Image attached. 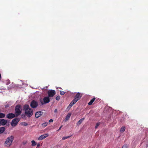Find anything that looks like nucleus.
Returning a JSON list of instances; mask_svg holds the SVG:
<instances>
[{
	"label": "nucleus",
	"mask_w": 148,
	"mask_h": 148,
	"mask_svg": "<svg viewBox=\"0 0 148 148\" xmlns=\"http://www.w3.org/2000/svg\"><path fill=\"white\" fill-rule=\"evenodd\" d=\"M24 110L25 111V114L27 117H30L33 115V110L29 107V105H25L24 106Z\"/></svg>",
	"instance_id": "nucleus-1"
},
{
	"label": "nucleus",
	"mask_w": 148,
	"mask_h": 148,
	"mask_svg": "<svg viewBox=\"0 0 148 148\" xmlns=\"http://www.w3.org/2000/svg\"><path fill=\"white\" fill-rule=\"evenodd\" d=\"M14 137L13 136H11L8 137L4 143L5 146L7 147H10L12 144Z\"/></svg>",
	"instance_id": "nucleus-2"
},
{
	"label": "nucleus",
	"mask_w": 148,
	"mask_h": 148,
	"mask_svg": "<svg viewBox=\"0 0 148 148\" xmlns=\"http://www.w3.org/2000/svg\"><path fill=\"white\" fill-rule=\"evenodd\" d=\"M22 109L19 105H18L16 106L15 113L16 116L17 117L21 113Z\"/></svg>",
	"instance_id": "nucleus-3"
},
{
	"label": "nucleus",
	"mask_w": 148,
	"mask_h": 148,
	"mask_svg": "<svg viewBox=\"0 0 148 148\" xmlns=\"http://www.w3.org/2000/svg\"><path fill=\"white\" fill-rule=\"evenodd\" d=\"M40 102L42 105H43L45 104L48 103L50 101V99L49 97H44L43 100L41 99L40 100Z\"/></svg>",
	"instance_id": "nucleus-4"
},
{
	"label": "nucleus",
	"mask_w": 148,
	"mask_h": 148,
	"mask_svg": "<svg viewBox=\"0 0 148 148\" xmlns=\"http://www.w3.org/2000/svg\"><path fill=\"white\" fill-rule=\"evenodd\" d=\"M20 120L18 118H15L12 121L11 123V125L12 126H16Z\"/></svg>",
	"instance_id": "nucleus-5"
},
{
	"label": "nucleus",
	"mask_w": 148,
	"mask_h": 148,
	"mask_svg": "<svg viewBox=\"0 0 148 148\" xmlns=\"http://www.w3.org/2000/svg\"><path fill=\"white\" fill-rule=\"evenodd\" d=\"M81 96L80 93H77L75 97V99L72 101L75 103L81 98Z\"/></svg>",
	"instance_id": "nucleus-6"
},
{
	"label": "nucleus",
	"mask_w": 148,
	"mask_h": 148,
	"mask_svg": "<svg viewBox=\"0 0 148 148\" xmlns=\"http://www.w3.org/2000/svg\"><path fill=\"white\" fill-rule=\"evenodd\" d=\"M30 105L31 107L33 108H36L38 106V102L35 101L33 100L31 102Z\"/></svg>",
	"instance_id": "nucleus-7"
},
{
	"label": "nucleus",
	"mask_w": 148,
	"mask_h": 148,
	"mask_svg": "<svg viewBox=\"0 0 148 148\" xmlns=\"http://www.w3.org/2000/svg\"><path fill=\"white\" fill-rule=\"evenodd\" d=\"M47 93L49 97H52L55 95L56 92L54 90H50Z\"/></svg>",
	"instance_id": "nucleus-8"
},
{
	"label": "nucleus",
	"mask_w": 148,
	"mask_h": 148,
	"mask_svg": "<svg viewBox=\"0 0 148 148\" xmlns=\"http://www.w3.org/2000/svg\"><path fill=\"white\" fill-rule=\"evenodd\" d=\"M48 136L49 135L47 134H45L42 135L38 137V140H42L48 137Z\"/></svg>",
	"instance_id": "nucleus-9"
},
{
	"label": "nucleus",
	"mask_w": 148,
	"mask_h": 148,
	"mask_svg": "<svg viewBox=\"0 0 148 148\" xmlns=\"http://www.w3.org/2000/svg\"><path fill=\"white\" fill-rule=\"evenodd\" d=\"M7 121L3 119H0V126H4L7 123Z\"/></svg>",
	"instance_id": "nucleus-10"
},
{
	"label": "nucleus",
	"mask_w": 148,
	"mask_h": 148,
	"mask_svg": "<svg viewBox=\"0 0 148 148\" xmlns=\"http://www.w3.org/2000/svg\"><path fill=\"white\" fill-rule=\"evenodd\" d=\"M15 116H16L15 114L11 113L8 114L6 115L7 118L8 119H12Z\"/></svg>",
	"instance_id": "nucleus-11"
},
{
	"label": "nucleus",
	"mask_w": 148,
	"mask_h": 148,
	"mask_svg": "<svg viewBox=\"0 0 148 148\" xmlns=\"http://www.w3.org/2000/svg\"><path fill=\"white\" fill-rule=\"evenodd\" d=\"M43 112L41 111H39L36 112L35 115V116L36 118H38L40 117L42 114Z\"/></svg>",
	"instance_id": "nucleus-12"
},
{
	"label": "nucleus",
	"mask_w": 148,
	"mask_h": 148,
	"mask_svg": "<svg viewBox=\"0 0 148 148\" xmlns=\"http://www.w3.org/2000/svg\"><path fill=\"white\" fill-rule=\"evenodd\" d=\"M71 114L70 113H69L68 114L66 115L65 119H64V121L65 122L66 121L69 119L70 117L71 116Z\"/></svg>",
	"instance_id": "nucleus-13"
},
{
	"label": "nucleus",
	"mask_w": 148,
	"mask_h": 148,
	"mask_svg": "<svg viewBox=\"0 0 148 148\" xmlns=\"http://www.w3.org/2000/svg\"><path fill=\"white\" fill-rule=\"evenodd\" d=\"M5 130V127H0V134L3 133Z\"/></svg>",
	"instance_id": "nucleus-14"
},
{
	"label": "nucleus",
	"mask_w": 148,
	"mask_h": 148,
	"mask_svg": "<svg viewBox=\"0 0 148 148\" xmlns=\"http://www.w3.org/2000/svg\"><path fill=\"white\" fill-rule=\"evenodd\" d=\"M96 98L95 97L93 98L88 103V104L89 105H91L92 103L94 102V101L95 100Z\"/></svg>",
	"instance_id": "nucleus-15"
},
{
	"label": "nucleus",
	"mask_w": 148,
	"mask_h": 148,
	"mask_svg": "<svg viewBox=\"0 0 148 148\" xmlns=\"http://www.w3.org/2000/svg\"><path fill=\"white\" fill-rule=\"evenodd\" d=\"M84 118H83L79 120L77 123V125H79L81 123L82 121L84 120Z\"/></svg>",
	"instance_id": "nucleus-16"
},
{
	"label": "nucleus",
	"mask_w": 148,
	"mask_h": 148,
	"mask_svg": "<svg viewBox=\"0 0 148 148\" xmlns=\"http://www.w3.org/2000/svg\"><path fill=\"white\" fill-rule=\"evenodd\" d=\"M75 103L73 101H72L70 103L68 107V108H70Z\"/></svg>",
	"instance_id": "nucleus-17"
},
{
	"label": "nucleus",
	"mask_w": 148,
	"mask_h": 148,
	"mask_svg": "<svg viewBox=\"0 0 148 148\" xmlns=\"http://www.w3.org/2000/svg\"><path fill=\"white\" fill-rule=\"evenodd\" d=\"M125 126H122L120 130V131L121 133H123L125 130Z\"/></svg>",
	"instance_id": "nucleus-18"
},
{
	"label": "nucleus",
	"mask_w": 148,
	"mask_h": 148,
	"mask_svg": "<svg viewBox=\"0 0 148 148\" xmlns=\"http://www.w3.org/2000/svg\"><path fill=\"white\" fill-rule=\"evenodd\" d=\"M31 143H32V146H35L36 145V143L34 140H32L31 141Z\"/></svg>",
	"instance_id": "nucleus-19"
},
{
	"label": "nucleus",
	"mask_w": 148,
	"mask_h": 148,
	"mask_svg": "<svg viewBox=\"0 0 148 148\" xmlns=\"http://www.w3.org/2000/svg\"><path fill=\"white\" fill-rule=\"evenodd\" d=\"M5 116V114L3 113H0V118H3Z\"/></svg>",
	"instance_id": "nucleus-20"
},
{
	"label": "nucleus",
	"mask_w": 148,
	"mask_h": 148,
	"mask_svg": "<svg viewBox=\"0 0 148 148\" xmlns=\"http://www.w3.org/2000/svg\"><path fill=\"white\" fill-rule=\"evenodd\" d=\"M47 125V122L44 123L42 124V126L43 127H45Z\"/></svg>",
	"instance_id": "nucleus-21"
},
{
	"label": "nucleus",
	"mask_w": 148,
	"mask_h": 148,
	"mask_svg": "<svg viewBox=\"0 0 148 148\" xmlns=\"http://www.w3.org/2000/svg\"><path fill=\"white\" fill-rule=\"evenodd\" d=\"M70 137V136L63 137L62 138V140H64L66 139L69 138Z\"/></svg>",
	"instance_id": "nucleus-22"
},
{
	"label": "nucleus",
	"mask_w": 148,
	"mask_h": 148,
	"mask_svg": "<svg viewBox=\"0 0 148 148\" xmlns=\"http://www.w3.org/2000/svg\"><path fill=\"white\" fill-rule=\"evenodd\" d=\"M21 124L22 125L24 126H27V123L25 122H22Z\"/></svg>",
	"instance_id": "nucleus-23"
},
{
	"label": "nucleus",
	"mask_w": 148,
	"mask_h": 148,
	"mask_svg": "<svg viewBox=\"0 0 148 148\" xmlns=\"http://www.w3.org/2000/svg\"><path fill=\"white\" fill-rule=\"evenodd\" d=\"M99 125H100V123H97L96 124V125L95 127V129H97V127L99 126Z\"/></svg>",
	"instance_id": "nucleus-24"
},
{
	"label": "nucleus",
	"mask_w": 148,
	"mask_h": 148,
	"mask_svg": "<svg viewBox=\"0 0 148 148\" xmlns=\"http://www.w3.org/2000/svg\"><path fill=\"white\" fill-rule=\"evenodd\" d=\"M27 141L26 140H24L22 142V144L23 145H25L27 144Z\"/></svg>",
	"instance_id": "nucleus-25"
},
{
	"label": "nucleus",
	"mask_w": 148,
	"mask_h": 148,
	"mask_svg": "<svg viewBox=\"0 0 148 148\" xmlns=\"http://www.w3.org/2000/svg\"><path fill=\"white\" fill-rule=\"evenodd\" d=\"M60 94L61 95H64L65 93V92H64V91H60Z\"/></svg>",
	"instance_id": "nucleus-26"
},
{
	"label": "nucleus",
	"mask_w": 148,
	"mask_h": 148,
	"mask_svg": "<svg viewBox=\"0 0 148 148\" xmlns=\"http://www.w3.org/2000/svg\"><path fill=\"white\" fill-rule=\"evenodd\" d=\"M60 96H58L56 97V99L57 100H59L60 99Z\"/></svg>",
	"instance_id": "nucleus-27"
},
{
	"label": "nucleus",
	"mask_w": 148,
	"mask_h": 148,
	"mask_svg": "<svg viewBox=\"0 0 148 148\" xmlns=\"http://www.w3.org/2000/svg\"><path fill=\"white\" fill-rule=\"evenodd\" d=\"M122 148H127V147L126 145H124L122 147Z\"/></svg>",
	"instance_id": "nucleus-28"
},
{
	"label": "nucleus",
	"mask_w": 148,
	"mask_h": 148,
	"mask_svg": "<svg viewBox=\"0 0 148 148\" xmlns=\"http://www.w3.org/2000/svg\"><path fill=\"white\" fill-rule=\"evenodd\" d=\"M53 121V119H50L49 120V122H52Z\"/></svg>",
	"instance_id": "nucleus-29"
},
{
	"label": "nucleus",
	"mask_w": 148,
	"mask_h": 148,
	"mask_svg": "<svg viewBox=\"0 0 148 148\" xmlns=\"http://www.w3.org/2000/svg\"><path fill=\"white\" fill-rule=\"evenodd\" d=\"M62 125L59 128V129L58 130V131H59V130H61V128H62Z\"/></svg>",
	"instance_id": "nucleus-30"
},
{
	"label": "nucleus",
	"mask_w": 148,
	"mask_h": 148,
	"mask_svg": "<svg viewBox=\"0 0 148 148\" xmlns=\"http://www.w3.org/2000/svg\"><path fill=\"white\" fill-rule=\"evenodd\" d=\"M57 111H58L57 109H56L54 111V112H57Z\"/></svg>",
	"instance_id": "nucleus-31"
},
{
	"label": "nucleus",
	"mask_w": 148,
	"mask_h": 148,
	"mask_svg": "<svg viewBox=\"0 0 148 148\" xmlns=\"http://www.w3.org/2000/svg\"><path fill=\"white\" fill-rule=\"evenodd\" d=\"M40 146V145L39 144H38V145H37V147H39Z\"/></svg>",
	"instance_id": "nucleus-32"
},
{
	"label": "nucleus",
	"mask_w": 148,
	"mask_h": 148,
	"mask_svg": "<svg viewBox=\"0 0 148 148\" xmlns=\"http://www.w3.org/2000/svg\"><path fill=\"white\" fill-rule=\"evenodd\" d=\"M1 74H0V78H1Z\"/></svg>",
	"instance_id": "nucleus-33"
}]
</instances>
